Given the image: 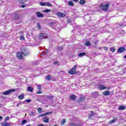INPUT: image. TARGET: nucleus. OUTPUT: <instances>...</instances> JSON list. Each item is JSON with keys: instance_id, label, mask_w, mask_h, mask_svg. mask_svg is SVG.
Instances as JSON below:
<instances>
[{"instance_id": "1", "label": "nucleus", "mask_w": 126, "mask_h": 126, "mask_svg": "<svg viewBox=\"0 0 126 126\" xmlns=\"http://www.w3.org/2000/svg\"><path fill=\"white\" fill-rule=\"evenodd\" d=\"M77 68V65H74V67L68 71V73L72 75L73 74H76V68Z\"/></svg>"}, {"instance_id": "38", "label": "nucleus", "mask_w": 126, "mask_h": 126, "mask_svg": "<svg viewBox=\"0 0 126 126\" xmlns=\"http://www.w3.org/2000/svg\"><path fill=\"white\" fill-rule=\"evenodd\" d=\"M50 114H52V112H47V113H45V114H43V116H46L47 115H50Z\"/></svg>"}, {"instance_id": "51", "label": "nucleus", "mask_w": 126, "mask_h": 126, "mask_svg": "<svg viewBox=\"0 0 126 126\" xmlns=\"http://www.w3.org/2000/svg\"><path fill=\"white\" fill-rule=\"evenodd\" d=\"M23 102H21L19 103V105H22V104H23Z\"/></svg>"}, {"instance_id": "55", "label": "nucleus", "mask_w": 126, "mask_h": 126, "mask_svg": "<svg viewBox=\"0 0 126 126\" xmlns=\"http://www.w3.org/2000/svg\"><path fill=\"white\" fill-rule=\"evenodd\" d=\"M17 107H19V103H18V104H17Z\"/></svg>"}, {"instance_id": "40", "label": "nucleus", "mask_w": 126, "mask_h": 126, "mask_svg": "<svg viewBox=\"0 0 126 126\" xmlns=\"http://www.w3.org/2000/svg\"><path fill=\"white\" fill-rule=\"evenodd\" d=\"M47 98H48V99H53V98H54V96L48 95V96H47Z\"/></svg>"}, {"instance_id": "39", "label": "nucleus", "mask_w": 126, "mask_h": 126, "mask_svg": "<svg viewBox=\"0 0 126 126\" xmlns=\"http://www.w3.org/2000/svg\"><path fill=\"white\" fill-rule=\"evenodd\" d=\"M65 123V119H63L62 120V125H64Z\"/></svg>"}, {"instance_id": "56", "label": "nucleus", "mask_w": 126, "mask_h": 126, "mask_svg": "<svg viewBox=\"0 0 126 126\" xmlns=\"http://www.w3.org/2000/svg\"><path fill=\"white\" fill-rule=\"evenodd\" d=\"M32 115H33V114H34V113H33V112H32Z\"/></svg>"}, {"instance_id": "46", "label": "nucleus", "mask_w": 126, "mask_h": 126, "mask_svg": "<svg viewBox=\"0 0 126 126\" xmlns=\"http://www.w3.org/2000/svg\"><path fill=\"white\" fill-rule=\"evenodd\" d=\"M36 94H42V92H41V91L37 92Z\"/></svg>"}, {"instance_id": "6", "label": "nucleus", "mask_w": 126, "mask_h": 126, "mask_svg": "<svg viewBox=\"0 0 126 126\" xmlns=\"http://www.w3.org/2000/svg\"><path fill=\"white\" fill-rule=\"evenodd\" d=\"M13 20H17L18 18H19V15L17 14H13V16L12 17Z\"/></svg>"}, {"instance_id": "11", "label": "nucleus", "mask_w": 126, "mask_h": 126, "mask_svg": "<svg viewBox=\"0 0 126 126\" xmlns=\"http://www.w3.org/2000/svg\"><path fill=\"white\" fill-rule=\"evenodd\" d=\"M39 39H45V38H46L45 37V34L43 33H41L39 35Z\"/></svg>"}, {"instance_id": "13", "label": "nucleus", "mask_w": 126, "mask_h": 126, "mask_svg": "<svg viewBox=\"0 0 126 126\" xmlns=\"http://www.w3.org/2000/svg\"><path fill=\"white\" fill-rule=\"evenodd\" d=\"M85 46L86 47H89V46H91V43H90V41H87L86 42L84 43Z\"/></svg>"}, {"instance_id": "10", "label": "nucleus", "mask_w": 126, "mask_h": 126, "mask_svg": "<svg viewBox=\"0 0 126 126\" xmlns=\"http://www.w3.org/2000/svg\"><path fill=\"white\" fill-rule=\"evenodd\" d=\"M102 94L104 96H109V95L111 94V92L108 91H105L102 93Z\"/></svg>"}, {"instance_id": "12", "label": "nucleus", "mask_w": 126, "mask_h": 126, "mask_svg": "<svg viewBox=\"0 0 126 126\" xmlns=\"http://www.w3.org/2000/svg\"><path fill=\"white\" fill-rule=\"evenodd\" d=\"M91 114H90L89 116H88V119H92L93 117H94L95 114L94 113V112H93V111H91Z\"/></svg>"}, {"instance_id": "15", "label": "nucleus", "mask_w": 126, "mask_h": 126, "mask_svg": "<svg viewBox=\"0 0 126 126\" xmlns=\"http://www.w3.org/2000/svg\"><path fill=\"white\" fill-rule=\"evenodd\" d=\"M84 56H86V53H85V52L81 53L78 54V57H79L80 58H82V57H84Z\"/></svg>"}, {"instance_id": "19", "label": "nucleus", "mask_w": 126, "mask_h": 126, "mask_svg": "<svg viewBox=\"0 0 126 126\" xmlns=\"http://www.w3.org/2000/svg\"><path fill=\"white\" fill-rule=\"evenodd\" d=\"M118 120V118H114L113 120L109 121L110 124H114L117 120Z\"/></svg>"}, {"instance_id": "31", "label": "nucleus", "mask_w": 126, "mask_h": 126, "mask_svg": "<svg viewBox=\"0 0 126 126\" xmlns=\"http://www.w3.org/2000/svg\"><path fill=\"white\" fill-rule=\"evenodd\" d=\"M56 15L58 16V17H62V12H59L57 13Z\"/></svg>"}, {"instance_id": "20", "label": "nucleus", "mask_w": 126, "mask_h": 126, "mask_svg": "<svg viewBox=\"0 0 126 126\" xmlns=\"http://www.w3.org/2000/svg\"><path fill=\"white\" fill-rule=\"evenodd\" d=\"M85 100V97L84 96H82L80 97V99H78L79 102H82Z\"/></svg>"}, {"instance_id": "29", "label": "nucleus", "mask_w": 126, "mask_h": 126, "mask_svg": "<svg viewBox=\"0 0 126 126\" xmlns=\"http://www.w3.org/2000/svg\"><path fill=\"white\" fill-rule=\"evenodd\" d=\"M68 5H70V6H73V2H72L71 1H69L68 2Z\"/></svg>"}, {"instance_id": "25", "label": "nucleus", "mask_w": 126, "mask_h": 126, "mask_svg": "<svg viewBox=\"0 0 126 126\" xmlns=\"http://www.w3.org/2000/svg\"><path fill=\"white\" fill-rule=\"evenodd\" d=\"M43 11L45 13H48L49 12H51V10L50 9H46V10H44Z\"/></svg>"}, {"instance_id": "34", "label": "nucleus", "mask_w": 126, "mask_h": 126, "mask_svg": "<svg viewBox=\"0 0 126 126\" xmlns=\"http://www.w3.org/2000/svg\"><path fill=\"white\" fill-rule=\"evenodd\" d=\"M25 0H20L19 2L20 3H21V4H24L25 3V1H23Z\"/></svg>"}, {"instance_id": "24", "label": "nucleus", "mask_w": 126, "mask_h": 126, "mask_svg": "<svg viewBox=\"0 0 126 126\" xmlns=\"http://www.w3.org/2000/svg\"><path fill=\"white\" fill-rule=\"evenodd\" d=\"M46 80L50 81V80H51V79H52V76H51V75H48L46 76Z\"/></svg>"}, {"instance_id": "9", "label": "nucleus", "mask_w": 126, "mask_h": 126, "mask_svg": "<svg viewBox=\"0 0 126 126\" xmlns=\"http://www.w3.org/2000/svg\"><path fill=\"white\" fill-rule=\"evenodd\" d=\"M17 57L19 60H22V59H23V56H22V55L20 52H18L17 53Z\"/></svg>"}, {"instance_id": "52", "label": "nucleus", "mask_w": 126, "mask_h": 126, "mask_svg": "<svg viewBox=\"0 0 126 126\" xmlns=\"http://www.w3.org/2000/svg\"><path fill=\"white\" fill-rule=\"evenodd\" d=\"M73 1H75V2L78 1V0H73Z\"/></svg>"}, {"instance_id": "2", "label": "nucleus", "mask_w": 126, "mask_h": 126, "mask_svg": "<svg viewBox=\"0 0 126 126\" xmlns=\"http://www.w3.org/2000/svg\"><path fill=\"white\" fill-rule=\"evenodd\" d=\"M100 8H102L103 11H108V8H109V3H107L106 5L101 4L99 6Z\"/></svg>"}, {"instance_id": "42", "label": "nucleus", "mask_w": 126, "mask_h": 126, "mask_svg": "<svg viewBox=\"0 0 126 126\" xmlns=\"http://www.w3.org/2000/svg\"><path fill=\"white\" fill-rule=\"evenodd\" d=\"M65 13H61V17L63 18V17H65Z\"/></svg>"}, {"instance_id": "17", "label": "nucleus", "mask_w": 126, "mask_h": 126, "mask_svg": "<svg viewBox=\"0 0 126 126\" xmlns=\"http://www.w3.org/2000/svg\"><path fill=\"white\" fill-rule=\"evenodd\" d=\"M28 91H29L30 92L32 93V92H33V88H32V87H30V86L28 87Z\"/></svg>"}, {"instance_id": "32", "label": "nucleus", "mask_w": 126, "mask_h": 126, "mask_svg": "<svg viewBox=\"0 0 126 126\" xmlns=\"http://www.w3.org/2000/svg\"><path fill=\"white\" fill-rule=\"evenodd\" d=\"M37 89L39 91H41V89H42V87H41L40 85H37Z\"/></svg>"}, {"instance_id": "23", "label": "nucleus", "mask_w": 126, "mask_h": 126, "mask_svg": "<svg viewBox=\"0 0 126 126\" xmlns=\"http://www.w3.org/2000/svg\"><path fill=\"white\" fill-rule=\"evenodd\" d=\"M86 2V1H85V0H81L79 1V3L80 4H84V3H85Z\"/></svg>"}, {"instance_id": "26", "label": "nucleus", "mask_w": 126, "mask_h": 126, "mask_svg": "<svg viewBox=\"0 0 126 126\" xmlns=\"http://www.w3.org/2000/svg\"><path fill=\"white\" fill-rule=\"evenodd\" d=\"M57 50L58 51H63V46H58L57 47Z\"/></svg>"}, {"instance_id": "8", "label": "nucleus", "mask_w": 126, "mask_h": 126, "mask_svg": "<svg viewBox=\"0 0 126 126\" xmlns=\"http://www.w3.org/2000/svg\"><path fill=\"white\" fill-rule=\"evenodd\" d=\"M125 51H126V48H125L124 47H120L118 49L117 52L118 53H124Z\"/></svg>"}, {"instance_id": "48", "label": "nucleus", "mask_w": 126, "mask_h": 126, "mask_svg": "<svg viewBox=\"0 0 126 126\" xmlns=\"http://www.w3.org/2000/svg\"><path fill=\"white\" fill-rule=\"evenodd\" d=\"M104 50L105 51H108L109 50V48H108L107 47H104Z\"/></svg>"}, {"instance_id": "47", "label": "nucleus", "mask_w": 126, "mask_h": 126, "mask_svg": "<svg viewBox=\"0 0 126 126\" xmlns=\"http://www.w3.org/2000/svg\"><path fill=\"white\" fill-rule=\"evenodd\" d=\"M67 23H71V20H70V19L67 20Z\"/></svg>"}, {"instance_id": "27", "label": "nucleus", "mask_w": 126, "mask_h": 126, "mask_svg": "<svg viewBox=\"0 0 126 126\" xmlns=\"http://www.w3.org/2000/svg\"><path fill=\"white\" fill-rule=\"evenodd\" d=\"M45 6H52V3L49 2H45Z\"/></svg>"}, {"instance_id": "45", "label": "nucleus", "mask_w": 126, "mask_h": 126, "mask_svg": "<svg viewBox=\"0 0 126 126\" xmlns=\"http://www.w3.org/2000/svg\"><path fill=\"white\" fill-rule=\"evenodd\" d=\"M53 63L54 64H58V63H59V62L55 61Z\"/></svg>"}, {"instance_id": "50", "label": "nucleus", "mask_w": 126, "mask_h": 126, "mask_svg": "<svg viewBox=\"0 0 126 126\" xmlns=\"http://www.w3.org/2000/svg\"><path fill=\"white\" fill-rule=\"evenodd\" d=\"M21 7H23V8H24L25 7V5H22L21 6Z\"/></svg>"}, {"instance_id": "33", "label": "nucleus", "mask_w": 126, "mask_h": 126, "mask_svg": "<svg viewBox=\"0 0 126 126\" xmlns=\"http://www.w3.org/2000/svg\"><path fill=\"white\" fill-rule=\"evenodd\" d=\"M27 123V121L26 120H24L22 121V125H25Z\"/></svg>"}, {"instance_id": "22", "label": "nucleus", "mask_w": 126, "mask_h": 126, "mask_svg": "<svg viewBox=\"0 0 126 126\" xmlns=\"http://www.w3.org/2000/svg\"><path fill=\"white\" fill-rule=\"evenodd\" d=\"M18 99L19 100H22L23 99H24V94H21L19 96H18Z\"/></svg>"}, {"instance_id": "36", "label": "nucleus", "mask_w": 126, "mask_h": 126, "mask_svg": "<svg viewBox=\"0 0 126 126\" xmlns=\"http://www.w3.org/2000/svg\"><path fill=\"white\" fill-rule=\"evenodd\" d=\"M37 26L38 29H41V25L40 24V23H38L37 24Z\"/></svg>"}, {"instance_id": "5", "label": "nucleus", "mask_w": 126, "mask_h": 126, "mask_svg": "<svg viewBox=\"0 0 126 126\" xmlns=\"http://www.w3.org/2000/svg\"><path fill=\"white\" fill-rule=\"evenodd\" d=\"M97 87L99 90H105V89H107V87L105 86V85L99 84L97 85Z\"/></svg>"}, {"instance_id": "54", "label": "nucleus", "mask_w": 126, "mask_h": 126, "mask_svg": "<svg viewBox=\"0 0 126 126\" xmlns=\"http://www.w3.org/2000/svg\"><path fill=\"white\" fill-rule=\"evenodd\" d=\"M106 89H107L108 90H109V89H111V88L108 87V88H106Z\"/></svg>"}, {"instance_id": "37", "label": "nucleus", "mask_w": 126, "mask_h": 126, "mask_svg": "<svg viewBox=\"0 0 126 126\" xmlns=\"http://www.w3.org/2000/svg\"><path fill=\"white\" fill-rule=\"evenodd\" d=\"M24 102H27V103H30V102H31V99H26Z\"/></svg>"}, {"instance_id": "18", "label": "nucleus", "mask_w": 126, "mask_h": 126, "mask_svg": "<svg viewBox=\"0 0 126 126\" xmlns=\"http://www.w3.org/2000/svg\"><path fill=\"white\" fill-rule=\"evenodd\" d=\"M42 120L44 123H48V122H49V118L47 117H44L42 119Z\"/></svg>"}, {"instance_id": "4", "label": "nucleus", "mask_w": 126, "mask_h": 126, "mask_svg": "<svg viewBox=\"0 0 126 126\" xmlns=\"http://www.w3.org/2000/svg\"><path fill=\"white\" fill-rule=\"evenodd\" d=\"M15 91V90L14 89H11V90H9L7 91H6L5 92H3L2 94L3 95H9L10 93H12V92H14Z\"/></svg>"}, {"instance_id": "16", "label": "nucleus", "mask_w": 126, "mask_h": 126, "mask_svg": "<svg viewBox=\"0 0 126 126\" xmlns=\"http://www.w3.org/2000/svg\"><path fill=\"white\" fill-rule=\"evenodd\" d=\"M2 126H10V124L6 122H3L2 125Z\"/></svg>"}, {"instance_id": "14", "label": "nucleus", "mask_w": 126, "mask_h": 126, "mask_svg": "<svg viewBox=\"0 0 126 126\" xmlns=\"http://www.w3.org/2000/svg\"><path fill=\"white\" fill-rule=\"evenodd\" d=\"M118 110H119V111H121L122 110H126V106L120 105Z\"/></svg>"}, {"instance_id": "41", "label": "nucleus", "mask_w": 126, "mask_h": 126, "mask_svg": "<svg viewBox=\"0 0 126 126\" xmlns=\"http://www.w3.org/2000/svg\"><path fill=\"white\" fill-rule=\"evenodd\" d=\"M9 120V117L6 116V117L5 118V122H7V121H8Z\"/></svg>"}, {"instance_id": "35", "label": "nucleus", "mask_w": 126, "mask_h": 126, "mask_svg": "<svg viewBox=\"0 0 126 126\" xmlns=\"http://www.w3.org/2000/svg\"><path fill=\"white\" fill-rule=\"evenodd\" d=\"M110 51H111V52L112 53H114V52L116 51V49H115L114 48H110Z\"/></svg>"}, {"instance_id": "49", "label": "nucleus", "mask_w": 126, "mask_h": 126, "mask_svg": "<svg viewBox=\"0 0 126 126\" xmlns=\"http://www.w3.org/2000/svg\"><path fill=\"white\" fill-rule=\"evenodd\" d=\"M44 53H45V54H48L49 53V50H46V51H44Z\"/></svg>"}, {"instance_id": "44", "label": "nucleus", "mask_w": 126, "mask_h": 126, "mask_svg": "<svg viewBox=\"0 0 126 126\" xmlns=\"http://www.w3.org/2000/svg\"><path fill=\"white\" fill-rule=\"evenodd\" d=\"M24 39H25V38H24V36H21L20 37V40H24Z\"/></svg>"}, {"instance_id": "28", "label": "nucleus", "mask_w": 126, "mask_h": 126, "mask_svg": "<svg viewBox=\"0 0 126 126\" xmlns=\"http://www.w3.org/2000/svg\"><path fill=\"white\" fill-rule=\"evenodd\" d=\"M70 126H79V124L71 123H70Z\"/></svg>"}, {"instance_id": "43", "label": "nucleus", "mask_w": 126, "mask_h": 126, "mask_svg": "<svg viewBox=\"0 0 126 126\" xmlns=\"http://www.w3.org/2000/svg\"><path fill=\"white\" fill-rule=\"evenodd\" d=\"M38 112H39V113H41V112H42V108L41 107H39L38 109H37Z\"/></svg>"}, {"instance_id": "3", "label": "nucleus", "mask_w": 126, "mask_h": 126, "mask_svg": "<svg viewBox=\"0 0 126 126\" xmlns=\"http://www.w3.org/2000/svg\"><path fill=\"white\" fill-rule=\"evenodd\" d=\"M21 53L24 56H28V55L30 54V53L29 52V51L27 49H24V48H23L21 49Z\"/></svg>"}, {"instance_id": "21", "label": "nucleus", "mask_w": 126, "mask_h": 126, "mask_svg": "<svg viewBox=\"0 0 126 126\" xmlns=\"http://www.w3.org/2000/svg\"><path fill=\"white\" fill-rule=\"evenodd\" d=\"M70 99L71 100H75L76 99V96L74 94L70 95Z\"/></svg>"}, {"instance_id": "53", "label": "nucleus", "mask_w": 126, "mask_h": 126, "mask_svg": "<svg viewBox=\"0 0 126 126\" xmlns=\"http://www.w3.org/2000/svg\"><path fill=\"white\" fill-rule=\"evenodd\" d=\"M2 119V116H0V120Z\"/></svg>"}, {"instance_id": "7", "label": "nucleus", "mask_w": 126, "mask_h": 126, "mask_svg": "<svg viewBox=\"0 0 126 126\" xmlns=\"http://www.w3.org/2000/svg\"><path fill=\"white\" fill-rule=\"evenodd\" d=\"M35 14L36 16L39 18H41V17H44V14H42L40 12H36Z\"/></svg>"}, {"instance_id": "30", "label": "nucleus", "mask_w": 126, "mask_h": 126, "mask_svg": "<svg viewBox=\"0 0 126 126\" xmlns=\"http://www.w3.org/2000/svg\"><path fill=\"white\" fill-rule=\"evenodd\" d=\"M39 4L42 6H46V2H40Z\"/></svg>"}]
</instances>
